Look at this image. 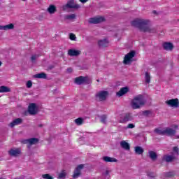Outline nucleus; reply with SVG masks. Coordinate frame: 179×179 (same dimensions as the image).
<instances>
[{"label": "nucleus", "instance_id": "nucleus-1", "mask_svg": "<svg viewBox=\"0 0 179 179\" xmlns=\"http://www.w3.org/2000/svg\"><path fill=\"white\" fill-rule=\"evenodd\" d=\"M131 26L137 27L141 31L146 33H156L157 30L156 28H150L149 27V20H135L131 22Z\"/></svg>", "mask_w": 179, "mask_h": 179}, {"label": "nucleus", "instance_id": "nucleus-2", "mask_svg": "<svg viewBox=\"0 0 179 179\" xmlns=\"http://www.w3.org/2000/svg\"><path fill=\"white\" fill-rule=\"evenodd\" d=\"M143 104H145V101H143V96L141 94L136 96L131 101V107L134 110L139 108Z\"/></svg>", "mask_w": 179, "mask_h": 179}, {"label": "nucleus", "instance_id": "nucleus-3", "mask_svg": "<svg viewBox=\"0 0 179 179\" xmlns=\"http://www.w3.org/2000/svg\"><path fill=\"white\" fill-rule=\"evenodd\" d=\"M108 96L107 91H99L95 94L96 101H106Z\"/></svg>", "mask_w": 179, "mask_h": 179}, {"label": "nucleus", "instance_id": "nucleus-4", "mask_svg": "<svg viewBox=\"0 0 179 179\" xmlns=\"http://www.w3.org/2000/svg\"><path fill=\"white\" fill-rule=\"evenodd\" d=\"M75 83L76 85H90L91 83L90 80L88 77L85 76H79L75 78Z\"/></svg>", "mask_w": 179, "mask_h": 179}, {"label": "nucleus", "instance_id": "nucleus-5", "mask_svg": "<svg viewBox=\"0 0 179 179\" xmlns=\"http://www.w3.org/2000/svg\"><path fill=\"white\" fill-rule=\"evenodd\" d=\"M136 52L134 50H131L130 52L127 54L124 58V64L125 65H130V64H132V58L135 57Z\"/></svg>", "mask_w": 179, "mask_h": 179}, {"label": "nucleus", "instance_id": "nucleus-6", "mask_svg": "<svg viewBox=\"0 0 179 179\" xmlns=\"http://www.w3.org/2000/svg\"><path fill=\"white\" fill-rule=\"evenodd\" d=\"M78 8H80V6L75 3V0H70L66 5L63 6L62 9L66 10V9H78Z\"/></svg>", "mask_w": 179, "mask_h": 179}, {"label": "nucleus", "instance_id": "nucleus-7", "mask_svg": "<svg viewBox=\"0 0 179 179\" xmlns=\"http://www.w3.org/2000/svg\"><path fill=\"white\" fill-rule=\"evenodd\" d=\"M28 111L31 115H36L38 111V108L37 107V104L35 103H31L29 104L28 107Z\"/></svg>", "mask_w": 179, "mask_h": 179}, {"label": "nucleus", "instance_id": "nucleus-8", "mask_svg": "<svg viewBox=\"0 0 179 179\" xmlns=\"http://www.w3.org/2000/svg\"><path fill=\"white\" fill-rule=\"evenodd\" d=\"M104 20H106L104 17H95L90 18L89 20V23H90V24H99V23H102Z\"/></svg>", "mask_w": 179, "mask_h": 179}, {"label": "nucleus", "instance_id": "nucleus-9", "mask_svg": "<svg viewBox=\"0 0 179 179\" xmlns=\"http://www.w3.org/2000/svg\"><path fill=\"white\" fill-rule=\"evenodd\" d=\"M22 143H23L24 145H27L29 143V145H30L31 146V145H37V143H38V138H31L22 140Z\"/></svg>", "mask_w": 179, "mask_h": 179}, {"label": "nucleus", "instance_id": "nucleus-10", "mask_svg": "<svg viewBox=\"0 0 179 179\" xmlns=\"http://www.w3.org/2000/svg\"><path fill=\"white\" fill-rule=\"evenodd\" d=\"M166 104H167V106H169V107L177 108L179 106L178 99L176 98V99H169L166 101Z\"/></svg>", "mask_w": 179, "mask_h": 179}, {"label": "nucleus", "instance_id": "nucleus-11", "mask_svg": "<svg viewBox=\"0 0 179 179\" xmlns=\"http://www.w3.org/2000/svg\"><path fill=\"white\" fill-rule=\"evenodd\" d=\"M133 120L134 117H132V115H131L130 113H126L124 116V118L120 120V122L121 124H126V122H128L129 121H132Z\"/></svg>", "mask_w": 179, "mask_h": 179}, {"label": "nucleus", "instance_id": "nucleus-12", "mask_svg": "<svg viewBox=\"0 0 179 179\" xmlns=\"http://www.w3.org/2000/svg\"><path fill=\"white\" fill-rule=\"evenodd\" d=\"M83 164H80L76 168L73 175V178H78L80 176V171L82 169H83Z\"/></svg>", "mask_w": 179, "mask_h": 179}, {"label": "nucleus", "instance_id": "nucleus-13", "mask_svg": "<svg viewBox=\"0 0 179 179\" xmlns=\"http://www.w3.org/2000/svg\"><path fill=\"white\" fill-rule=\"evenodd\" d=\"M8 153L10 156H13V157H17V155H20V153H22V151L19 148L11 149L8 151Z\"/></svg>", "mask_w": 179, "mask_h": 179}, {"label": "nucleus", "instance_id": "nucleus-14", "mask_svg": "<svg viewBox=\"0 0 179 179\" xmlns=\"http://www.w3.org/2000/svg\"><path fill=\"white\" fill-rule=\"evenodd\" d=\"M22 122H23V120L18 117L13 120L12 122L9 124V127H10V128H13V127L15 125H20V124H22Z\"/></svg>", "mask_w": 179, "mask_h": 179}, {"label": "nucleus", "instance_id": "nucleus-15", "mask_svg": "<svg viewBox=\"0 0 179 179\" xmlns=\"http://www.w3.org/2000/svg\"><path fill=\"white\" fill-rule=\"evenodd\" d=\"M68 55H70V57H78V55H80V51L75 49H70L68 51Z\"/></svg>", "mask_w": 179, "mask_h": 179}, {"label": "nucleus", "instance_id": "nucleus-16", "mask_svg": "<svg viewBox=\"0 0 179 179\" xmlns=\"http://www.w3.org/2000/svg\"><path fill=\"white\" fill-rule=\"evenodd\" d=\"M165 135H166V136H174V135H176V130L170 127H167L165 129Z\"/></svg>", "mask_w": 179, "mask_h": 179}, {"label": "nucleus", "instance_id": "nucleus-17", "mask_svg": "<svg viewBox=\"0 0 179 179\" xmlns=\"http://www.w3.org/2000/svg\"><path fill=\"white\" fill-rule=\"evenodd\" d=\"M163 48H164V50H166V51H171L174 48V46L171 43L165 42L163 44Z\"/></svg>", "mask_w": 179, "mask_h": 179}, {"label": "nucleus", "instance_id": "nucleus-18", "mask_svg": "<svg viewBox=\"0 0 179 179\" xmlns=\"http://www.w3.org/2000/svg\"><path fill=\"white\" fill-rule=\"evenodd\" d=\"M129 89L127 87H124L120 89L119 92H117V96L121 97L124 94H127V92H129Z\"/></svg>", "mask_w": 179, "mask_h": 179}, {"label": "nucleus", "instance_id": "nucleus-19", "mask_svg": "<svg viewBox=\"0 0 179 179\" xmlns=\"http://www.w3.org/2000/svg\"><path fill=\"white\" fill-rule=\"evenodd\" d=\"M120 146L124 150H131V145L125 141H122L120 142Z\"/></svg>", "mask_w": 179, "mask_h": 179}, {"label": "nucleus", "instance_id": "nucleus-20", "mask_svg": "<svg viewBox=\"0 0 179 179\" xmlns=\"http://www.w3.org/2000/svg\"><path fill=\"white\" fill-rule=\"evenodd\" d=\"M103 162H106V163H117V162H118L117 160V159L110 157H108V156L103 157Z\"/></svg>", "mask_w": 179, "mask_h": 179}, {"label": "nucleus", "instance_id": "nucleus-21", "mask_svg": "<svg viewBox=\"0 0 179 179\" xmlns=\"http://www.w3.org/2000/svg\"><path fill=\"white\" fill-rule=\"evenodd\" d=\"M174 159H176V157H174L173 155H164L163 157V160L166 162V163H170L172 161H173Z\"/></svg>", "mask_w": 179, "mask_h": 179}, {"label": "nucleus", "instance_id": "nucleus-22", "mask_svg": "<svg viewBox=\"0 0 179 179\" xmlns=\"http://www.w3.org/2000/svg\"><path fill=\"white\" fill-rule=\"evenodd\" d=\"M148 154L150 159H151L152 162L157 160V154L156 152H155L154 151H149Z\"/></svg>", "mask_w": 179, "mask_h": 179}, {"label": "nucleus", "instance_id": "nucleus-23", "mask_svg": "<svg viewBox=\"0 0 179 179\" xmlns=\"http://www.w3.org/2000/svg\"><path fill=\"white\" fill-rule=\"evenodd\" d=\"M56 10H57V7L55 5H50L48 8V12L50 15H54V13H55Z\"/></svg>", "mask_w": 179, "mask_h": 179}, {"label": "nucleus", "instance_id": "nucleus-24", "mask_svg": "<svg viewBox=\"0 0 179 179\" xmlns=\"http://www.w3.org/2000/svg\"><path fill=\"white\" fill-rule=\"evenodd\" d=\"M36 79H47V74L45 73H40L34 76Z\"/></svg>", "mask_w": 179, "mask_h": 179}, {"label": "nucleus", "instance_id": "nucleus-25", "mask_svg": "<svg viewBox=\"0 0 179 179\" xmlns=\"http://www.w3.org/2000/svg\"><path fill=\"white\" fill-rule=\"evenodd\" d=\"M98 45L99 47H107V45H108V41H107V39L99 41Z\"/></svg>", "mask_w": 179, "mask_h": 179}, {"label": "nucleus", "instance_id": "nucleus-26", "mask_svg": "<svg viewBox=\"0 0 179 179\" xmlns=\"http://www.w3.org/2000/svg\"><path fill=\"white\" fill-rule=\"evenodd\" d=\"M154 132L157 134V135H160L161 136H164L165 135V129L157 128L154 130Z\"/></svg>", "mask_w": 179, "mask_h": 179}, {"label": "nucleus", "instance_id": "nucleus-27", "mask_svg": "<svg viewBox=\"0 0 179 179\" xmlns=\"http://www.w3.org/2000/svg\"><path fill=\"white\" fill-rule=\"evenodd\" d=\"M143 152H144V150H143V148H142V147H141V146L135 147L136 155H143Z\"/></svg>", "mask_w": 179, "mask_h": 179}, {"label": "nucleus", "instance_id": "nucleus-28", "mask_svg": "<svg viewBox=\"0 0 179 179\" xmlns=\"http://www.w3.org/2000/svg\"><path fill=\"white\" fill-rule=\"evenodd\" d=\"M10 92V89L6 86H1L0 87V93H9Z\"/></svg>", "mask_w": 179, "mask_h": 179}, {"label": "nucleus", "instance_id": "nucleus-29", "mask_svg": "<svg viewBox=\"0 0 179 179\" xmlns=\"http://www.w3.org/2000/svg\"><path fill=\"white\" fill-rule=\"evenodd\" d=\"M64 19H66V20H73V19H76V15L71 14L65 15Z\"/></svg>", "mask_w": 179, "mask_h": 179}, {"label": "nucleus", "instance_id": "nucleus-30", "mask_svg": "<svg viewBox=\"0 0 179 179\" xmlns=\"http://www.w3.org/2000/svg\"><path fill=\"white\" fill-rule=\"evenodd\" d=\"M5 30H12L15 29V25L13 24H9L7 25H4Z\"/></svg>", "mask_w": 179, "mask_h": 179}, {"label": "nucleus", "instance_id": "nucleus-31", "mask_svg": "<svg viewBox=\"0 0 179 179\" xmlns=\"http://www.w3.org/2000/svg\"><path fill=\"white\" fill-rule=\"evenodd\" d=\"M101 122L102 124H107V116L106 115H102L100 116Z\"/></svg>", "mask_w": 179, "mask_h": 179}, {"label": "nucleus", "instance_id": "nucleus-32", "mask_svg": "<svg viewBox=\"0 0 179 179\" xmlns=\"http://www.w3.org/2000/svg\"><path fill=\"white\" fill-rule=\"evenodd\" d=\"M75 122H76V125H82V124H83V118L78 117L75 120Z\"/></svg>", "mask_w": 179, "mask_h": 179}, {"label": "nucleus", "instance_id": "nucleus-33", "mask_svg": "<svg viewBox=\"0 0 179 179\" xmlns=\"http://www.w3.org/2000/svg\"><path fill=\"white\" fill-rule=\"evenodd\" d=\"M164 174H165V177H174V176H176V172L175 171L166 172Z\"/></svg>", "mask_w": 179, "mask_h": 179}, {"label": "nucleus", "instance_id": "nucleus-34", "mask_svg": "<svg viewBox=\"0 0 179 179\" xmlns=\"http://www.w3.org/2000/svg\"><path fill=\"white\" fill-rule=\"evenodd\" d=\"M145 82L146 83H150V75H149V73H145Z\"/></svg>", "mask_w": 179, "mask_h": 179}, {"label": "nucleus", "instance_id": "nucleus-35", "mask_svg": "<svg viewBox=\"0 0 179 179\" xmlns=\"http://www.w3.org/2000/svg\"><path fill=\"white\" fill-rule=\"evenodd\" d=\"M143 115H144L145 117H149L150 115H152V111L145 110L143 112Z\"/></svg>", "mask_w": 179, "mask_h": 179}, {"label": "nucleus", "instance_id": "nucleus-36", "mask_svg": "<svg viewBox=\"0 0 179 179\" xmlns=\"http://www.w3.org/2000/svg\"><path fill=\"white\" fill-rule=\"evenodd\" d=\"M42 178L43 179H54V178L52 176H50V175L48 173L42 175Z\"/></svg>", "mask_w": 179, "mask_h": 179}, {"label": "nucleus", "instance_id": "nucleus-37", "mask_svg": "<svg viewBox=\"0 0 179 179\" xmlns=\"http://www.w3.org/2000/svg\"><path fill=\"white\" fill-rule=\"evenodd\" d=\"M38 57H40V55H34L31 57V61L32 62H34L35 60L37 59V58H38Z\"/></svg>", "mask_w": 179, "mask_h": 179}, {"label": "nucleus", "instance_id": "nucleus-38", "mask_svg": "<svg viewBox=\"0 0 179 179\" xmlns=\"http://www.w3.org/2000/svg\"><path fill=\"white\" fill-rule=\"evenodd\" d=\"M69 38H70V40H72L73 41H76V36H75V34H73V33H71L69 34Z\"/></svg>", "mask_w": 179, "mask_h": 179}, {"label": "nucleus", "instance_id": "nucleus-39", "mask_svg": "<svg viewBox=\"0 0 179 179\" xmlns=\"http://www.w3.org/2000/svg\"><path fill=\"white\" fill-rule=\"evenodd\" d=\"M66 177V173L65 171H63L59 174V178H65Z\"/></svg>", "mask_w": 179, "mask_h": 179}, {"label": "nucleus", "instance_id": "nucleus-40", "mask_svg": "<svg viewBox=\"0 0 179 179\" xmlns=\"http://www.w3.org/2000/svg\"><path fill=\"white\" fill-rule=\"evenodd\" d=\"M31 86H33V83L31 82V80H29L27 82V89H30V87H31Z\"/></svg>", "mask_w": 179, "mask_h": 179}, {"label": "nucleus", "instance_id": "nucleus-41", "mask_svg": "<svg viewBox=\"0 0 179 179\" xmlns=\"http://www.w3.org/2000/svg\"><path fill=\"white\" fill-rule=\"evenodd\" d=\"M127 128L128 129H132L135 128V124H132V123H129V124L127 125Z\"/></svg>", "mask_w": 179, "mask_h": 179}, {"label": "nucleus", "instance_id": "nucleus-42", "mask_svg": "<svg viewBox=\"0 0 179 179\" xmlns=\"http://www.w3.org/2000/svg\"><path fill=\"white\" fill-rule=\"evenodd\" d=\"M173 152H175L176 153H177V155H179V149H178V147H173Z\"/></svg>", "mask_w": 179, "mask_h": 179}, {"label": "nucleus", "instance_id": "nucleus-43", "mask_svg": "<svg viewBox=\"0 0 179 179\" xmlns=\"http://www.w3.org/2000/svg\"><path fill=\"white\" fill-rule=\"evenodd\" d=\"M67 73H72L73 72V69L71 67L68 68L66 70Z\"/></svg>", "mask_w": 179, "mask_h": 179}, {"label": "nucleus", "instance_id": "nucleus-44", "mask_svg": "<svg viewBox=\"0 0 179 179\" xmlns=\"http://www.w3.org/2000/svg\"><path fill=\"white\" fill-rule=\"evenodd\" d=\"M109 172L108 171H106V172L103 173V176H105V177H108Z\"/></svg>", "mask_w": 179, "mask_h": 179}, {"label": "nucleus", "instance_id": "nucleus-45", "mask_svg": "<svg viewBox=\"0 0 179 179\" xmlns=\"http://www.w3.org/2000/svg\"><path fill=\"white\" fill-rule=\"evenodd\" d=\"M0 30H5V25H0Z\"/></svg>", "mask_w": 179, "mask_h": 179}, {"label": "nucleus", "instance_id": "nucleus-46", "mask_svg": "<svg viewBox=\"0 0 179 179\" xmlns=\"http://www.w3.org/2000/svg\"><path fill=\"white\" fill-rule=\"evenodd\" d=\"M87 1H89V0H80V2H81L82 3H86V2H87Z\"/></svg>", "mask_w": 179, "mask_h": 179}, {"label": "nucleus", "instance_id": "nucleus-47", "mask_svg": "<svg viewBox=\"0 0 179 179\" xmlns=\"http://www.w3.org/2000/svg\"><path fill=\"white\" fill-rule=\"evenodd\" d=\"M48 69H54V66H49Z\"/></svg>", "mask_w": 179, "mask_h": 179}, {"label": "nucleus", "instance_id": "nucleus-48", "mask_svg": "<svg viewBox=\"0 0 179 179\" xmlns=\"http://www.w3.org/2000/svg\"><path fill=\"white\" fill-rule=\"evenodd\" d=\"M43 126V125L41 124L38 125V127H39V128H42Z\"/></svg>", "mask_w": 179, "mask_h": 179}, {"label": "nucleus", "instance_id": "nucleus-49", "mask_svg": "<svg viewBox=\"0 0 179 179\" xmlns=\"http://www.w3.org/2000/svg\"><path fill=\"white\" fill-rule=\"evenodd\" d=\"M148 176H149V177H153V176H152V173H148Z\"/></svg>", "mask_w": 179, "mask_h": 179}, {"label": "nucleus", "instance_id": "nucleus-50", "mask_svg": "<svg viewBox=\"0 0 179 179\" xmlns=\"http://www.w3.org/2000/svg\"><path fill=\"white\" fill-rule=\"evenodd\" d=\"M152 13H157L156 10H153Z\"/></svg>", "mask_w": 179, "mask_h": 179}, {"label": "nucleus", "instance_id": "nucleus-51", "mask_svg": "<svg viewBox=\"0 0 179 179\" xmlns=\"http://www.w3.org/2000/svg\"><path fill=\"white\" fill-rule=\"evenodd\" d=\"M2 65V62L0 61V66Z\"/></svg>", "mask_w": 179, "mask_h": 179}, {"label": "nucleus", "instance_id": "nucleus-52", "mask_svg": "<svg viewBox=\"0 0 179 179\" xmlns=\"http://www.w3.org/2000/svg\"><path fill=\"white\" fill-rule=\"evenodd\" d=\"M22 1H23L24 2V1H27V0H22Z\"/></svg>", "mask_w": 179, "mask_h": 179}, {"label": "nucleus", "instance_id": "nucleus-53", "mask_svg": "<svg viewBox=\"0 0 179 179\" xmlns=\"http://www.w3.org/2000/svg\"><path fill=\"white\" fill-rule=\"evenodd\" d=\"M97 82H99V80H97Z\"/></svg>", "mask_w": 179, "mask_h": 179}, {"label": "nucleus", "instance_id": "nucleus-54", "mask_svg": "<svg viewBox=\"0 0 179 179\" xmlns=\"http://www.w3.org/2000/svg\"><path fill=\"white\" fill-rule=\"evenodd\" d=\"M178 139H179V136H178Z\"/></svg>", "mask_w": 179, "mask_h": 179}]
</instances>
